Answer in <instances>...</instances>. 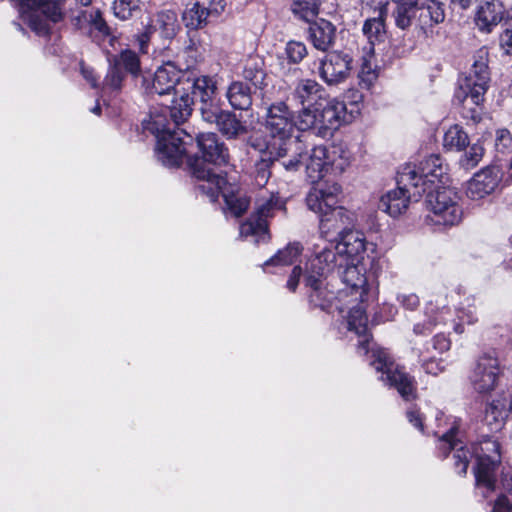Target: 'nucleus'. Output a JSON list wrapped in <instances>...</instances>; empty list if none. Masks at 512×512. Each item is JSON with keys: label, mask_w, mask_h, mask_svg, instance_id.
<instances>
[{"label": "nucleus", "mask_w": 512, "mask_h": 512, "mask_svg": "<svg viewBox=\"0 0 512 512\" xmlns=\"http://www.w3.org/2000/svg\"><path fill=\"white\" fill-rule=\"evenodd\" d=\"M365 239L358 232L348 231L339 241H323L313 244L312 256L305 267V284L312 289L310 302L325 309L333 298V293L323 289V281L335 269L344 264L358 261L365 252Z\"/></svg>", "instance_id": "1"}, {"label": "nucleus", "mask_w": 512, "mask_h": 512, "mask_svg": "<svg viewBox=\"0 0 512 512\" xmlns=\"http://www.w3.org/2000/svg\"><path fill=\"white\" fill-rule=\"evenodd\" d=\"M294 112L284 101H277L266 108L264 127L269 140L260 143L252 139L250 144L260 152L267 151L272 159L281 160L282 167L289 172L300 168L301 157L305 152V144L300 136H294Z\"/></svg>", "instance_id": "2"}, {"label": "nucleus", "mask_w": 512, "mask_h": 512, "mask_svg": "<svg viewBox=\"0 0 512 512\" xmlns=\"http://www.w3.org/2000/svg\"><path fill=\"white\" fill-rule=\"evenodd\" d=\"M439 449L445 456L452 453L454 468L460 475L466 474L470 459L475 457L477 485L487 490L495 489L494 472L501 462L500 445L495 439L484 437L480 442L468 446L460 438L458 425L454 421L450 429L440 437Z\"/></svg>", "instance_id": "3"}, {"label": "nucleus", "mask_w": 512, "mask_h": 512, "mask_svg": "<svg viewBox=\"0 0 512 512\" xmlns=\"http://www.w3.org/2000/svg\"><path fill=\"white\" fill-rule=\"evenodd\" d=\"M172 104L163 110V115H155L145 125V129L155 135L156 157L164 166H179L186 154V142L183 136L189 137L183 129L176 126L184 123L192 113L194 97L188 91L176 94Z\"/></svg>", "instance_id": "4"}, {"label": "nucleus", "mask_w": 512, "mask_h": 512, "mask_svg": "<svg viewBox=\"0 0 512 512\" xmlns=\"http://www.w3.org/2000/svg\"><path fill=\"white\" fill-rule=\"evenodd\" d=\"M196 141L202 153V159L190 160L189 165L193 176L201 182L197 185V189L214 202L218 199L226 181L224 177L207 168L205 163L226 165L229 162V152L215 133L198 134Z\"/></svg>", "instance_id": "5"}, {"label": "nucleus", "mask_w": 512, "mask_h": 512, "mask_svg": "<svg viewBox=\"0 0 512 512\" xmlns=\"http://www.w3.org/2000/svg\"><path fill=\"white\" fill-rule=\"evenodd\" d=\"M447 177V167L439 155H430L423 161L416 164H405L399 170V183L411 185L414 189V195L421 196L423 193L434 186L445 184Z\"/></svg>", "instance_id": "6"}, {"label": "nucleus", "mask_w": 512, "mask_h": 512, "mask_svg": "<svg viewBox=\"0 0 512 512\" xmlns=\"http://www.w3.org/2000/svg\"><path fill=\"white\" fill-rule=\"evenodd\" d=\"M430 214L427 219L437 226H454L461 222L463 211L459 205L457 192L444 185H437L429 191L426 199Z\"/></svg>", "instance_id": "7"}, {"label": "nucleus", "mask_w": 512, "mask_h": 512, "mask_svg": "<svg viewBox=\"0 0 512 512\" xmlns=\"http://www.w3.org/2000/svg\"><path fill=\"white\" fill-rule=\"evenodd\" d=\"M489 80L488 53L485 50H479L474 56L468 76L464 78L456 93V98L464 105L469 102L475 106L481 105L488 89Z\"/></svg>", "instance_id": "8"}, {"label": "nucleus", "mask_w": 512, "mask_h": 512, "mask_svg": "<svg viewBox=\"0 0 512 512\" xmlns=\"http://www.w3.org/2000/svg\"><path fill=\"white\" fill-rule=\"evenodd\" d=\"M371 365L377 372L381 373L380 380L396 388L403 399L408 401L416 397L414 378L400 369L386 350L378 349L373 351Z\"/></svg>", "instance_id": "9"}, {"label": "nucleus", "mask_w": 512, "mask_h": 512, "mask_svg": "<svg viewBox=\"0 0 512 512\" xmlns=\"http://www.w3.org/2000/svg\"><path fill=\"white\" fill-rule=\"evenodd\" d=\"M284 210V203L278 196L271 194L268 198H260L256 202L255 212L240 225V237H255V242H265L269 239L268 219L277 210Z\"/></svg>", "instance_id": "10"}, {"label": "nucleus", "mask_w": 512, "mask_h": 512, "mask_svg": "<svg viewBox=\"0 0 512 512\" xmlns=\"http://www.w3.org/2000/svg\"><path fill=\"white\" fill-rule=\"evenodd\" d=\"M179 29L180 25L176 12L172 10L158 12L145 26L144 32L137 37L140 52L148 53L149 43L156 35L165 40H172Z\"/></svg>", "instance_id": "11"}, {"label": "nucleus", "mask_w": 512, "mask_h": 512, "mask_svg": "<svg viewBox=\"0 0 512 512\" xmlns=\"http://www.w3.org/2000/svg\"><path fill=\"white\" fill-rule=\"evenodd\" d=\"M352 58L340 51L328 52L320 61L319 77L329 86L345 82L351 75Z\"/></svg>", "instance_id": "12"}, {"label": "nucleus", "mask_w": 512, "mask_h": 512, "mask_svg": "<svg viewBox=\"0 0 512 512\" xmlns=\"http://www.w3.org/2000/svg\"><path fill=\"white\" fill-rule=\"evenodd\" d=\"M354 224V214L337 204L319 216L320 242L328 241L329 238L338 235L339 237L350 231Z\"/></svg>", "instance_id": "13"}, {"label": "nucleus", "mask_w": 512, "mask_h": 512, "mask_svg": "<svg viewBox=\"0 0 512 512\" xmlns=\"http://www.w3.org/2000/svg\"><path fill=\"white\" fill-rule=\"evenodd\" d=\"M499 377V362L492 355L484 354L479 357L470 375V382L478 393H489L497 385Z\"/></svg>", "instance_id": "14"}, {"label": "nucleus", "mask_w": 512, "mask_h": 512, "mask_svg": "<svg viewBox=\"0 0 512 512\" xmlns=\"http://www.w3.org/2000/svg\"><path fill=\"white\" fill-rule=\"evenodd\" d=\"M185 73L177 68L173 62H166L154 73L152 91L158 95H166L174 92L179 94L181 91H187V86L184 84Z\"/></svg>", "instance_id": "15"}, {"label": "nucleus", "mask_w": 512, "mask_h": 512, "mask_svg": "<svg viewBox=\"0 0 512 512\" xmlns=\"http://www.w3.org/2000/svg\"><path fill=\"white\" fill-rule=\"evenodd\" d=\"M341 192L342 189L338 183H318L306 195V205L309 210L320 216L338 204Z\"/></svg>", "instance_id": "16"}, {"label": "nucleus", "mask_w": 512, "mask_h": 512, "mask_svg": "<svg viewBox=\"0 0 512 512\" xmlns=\"http://www.w3.org/2000/svg\"><path fill=\"white\" fill-rule=\"evenodd\" d=\"M21 2L32 11L29 16V25L38 34H46L49 29L47 22L38 18V13L52 22H58L62 18L58 3L54 0H21Z\"/></svg>", "instance_id": "17"}, {"label": "nucleus", "mask_w": 512, "mask_h": 512, "mask_svg": "<svg viewBox=\"0 0 512 512\" xmlns=\"http://www.w3.org/2000/svg\"><path fill=\"white\" fill-rule=\"evenodd\" d=\"M397 188L388 191L379 201V209L391 217H398L403 214L409 207L412 197H419L414 195V189L411 185H404L399 183V172L397 173Z\"/></svg>", "instance_id": "18"}, {"label": "nucleus", "mask_w": 512, "mask_h": 512, "mask_svg": "<svg viewBox=\"0 0 512 512\" xmlns=\"http://www.w3.org/2000/svg\"><path fill=\"white\" fill-rule=\"evenodd\" d=\"M501 180L498 167L488 166L477 172L468 182L466 194L472 200H480L491 194Z\"/></svg>", "instance_id": "19"}, {"label": "nucleus", "mask_w": 512, "mask_h": 512, "mask_svg": "<svg viewBox=\"0 0 512 512\" xmlns=\"http://www.w3.org/2000/svg\"><path fill=\"white\" fill-rule=\"evenodd\" d=\"M345 112L346 106L344 102L326 98L318 112L319 136L326 137L333 130L338 129L345 120Z\"/></svg>", "instance_id": "20"}, {"label": "nucleus", "mask_w": 512, "mask_h": 512, "mask_svg": "<svg viewBox=\"0 0 512 512\" xmlns=\"http://www.w3.org/2000/svg\"><path fill=\"white\" fill-rule=\"evenodd\" d=\"M506 16L507 11L500 0H483L477 7L475 23L479 30L490 33Z\"/></svg>", "instance_id": "21"}, {"label": "nucleus", "mask_w": 512, "mask_h": 512, "mask_svg": "<svg viewBox=\"0 0 512 512\" xmlns=\"http://www.w3.org/2000/svg\"><path fill=\"white\" fill-rule=\"evenodd\" d=\"M293 98L302 106H322L326 91L322 85L312 79H301L293 90Z\"/></svg>", "instance_id": "22"}, {"label": "nucleus", "mask_w": 512, "mask_h": 512, "mask_svg": "<svg viewBox=\"0 0 512 512\" xmlns=\"http://www.w3.org/2000/svg\"><path fill=\"white\" fill-rule=\"evenodd\" d=\"M328 155L329 149L323 145L315 146L310 153L305 147L300 166L305 163L307 175L313 182L322 178L324 173L328 171Z\"/></svg>", "instance_id": "23"}, {"label": "nucleus", "mask_w": 512, "mask_h": 512, "mask_svg": "<svg viewBox=\"0 0 512 512\" xmlns=\"http://www.w3.org/2000/svg\"><path fill=\"white\" fill-rule=\"evenodd\" d=\"M308 37L317 50L327 51L334 44L336 28L331 22L319 19L310 23Z\"/></svg>", "instance_id": "24"}, {"label": "nucleus", "mask_w": 512, "mask_h": 512, "mask_svg": "<svg viewBox=\"0 0 512 512\" xmlns=\"http://www.w3.org/2000/svg\"><path fill=\"white\" fill-rule=\"evenodd\" d=\"M184 84L187 86V91H191L192 97L199 99L200 104L219 99L216 82L208 76L188 77Z\"/></svg>", "instance_id": "25"}, {"label": "nucleus", "mask_w": 512, "mask_h": 512, "mask_svg": "<svg viewBox=\"0 0 512 512\" xmlns=\"http://www.w3.org/2000/svg\"><path fill=\"white\" fill-rule=\"evenodd\" d=\"M213 124L228 139H235L247 132L246 126L236 114L228 110H225Z\"/></svg>", "instance_id": "26"}, {"label": "nucleus", "mask_w": 512, "mask_h": 512, "mask_svg": "<svg viewBox=\"0 0 512 512\" xmlns=\"http://www.w3.org/2000/svg\"><path fill=\"white\" fill-rule=\"evenodd\" d=\"M418 9L421 11L420 20L424 25L434 26L445 20V5L439 0H418Z\"/></svg>", "instance_id": "27"}, {"label": "nucleus", "mask_w": 512, "mask_h": 512, "mask_svg": "<svg viewBox=\"0 0 512 512\" xmlns=\"http://www.w3.org/2000/svg\"><path fill=\"white\" fill-rule=\"evenodd\" d=\"M226 97L234 109L247 110L252 105V92L241 81L232 82L226 92Z\"/></svg>", "instance_id": "28"}, {"label": "nucleus", "mask_w": 512, "mask_h": 512, "mask_svg": "<svg viewBox=\"0 0 512 512\" xmlns=\"http://www.w3.org/2000/svg\"><path fill=\"white\" fill-rule=\"evenodd\" d=\"M341 278L343 283L351 287L353 290H361L360 296L367 290V278L365 276V268L359 266L356 262L344 264Z\"/></svg>", "instance_id": "29"}, {"label": "nucleus", "mask_w": 512, "mask_h": 512, "mask_svg": "<svg viewBox=\"0 0 512 512\" xmlns=\"http://www.w3.org/2000/svg\"><path fill=\"white\" fill-rule=\"evenodd\" d=\"M209 10L198 2L189 3L183 13L182 19L185 26L191 30H198L207 24Z\"/></svg>", "instance_id": "30"}, {"label": "nucleus", "mask_w": 512, "mask_h": 512, "mask_svg": "<svg viewBox=\"0 0 512 512\" xmlns=\"http://www.w3.org/2000/svg\"><path fill=\"white\" fill-rule=\"evenodd\" d=\"M367 321L366 313L361 306L354 307L350 310L348 316V327L349 330L355 331L357 335L364 338L359 344V349H363L364 353L368 352L366 347V343L368 342Z\"/></svg>", "instance_id": "31"}, {"label": "nucleus", "mask_w": 512, "mask_h": 512, "mask_svg": "<svg viewBox=\"0 0 512 512\" xmlns=\"http://www.w3.org/2000/svg\"><path fill=\"white\" fill-rule=\"evenodd\" d=\"M319 106H303L295 116V128L299 131L315 130L319 136Z\"/></svg>", "instance_id": "32"}, {"label": "nucleus", "mask_w": 512, "mask_h": 512, "mask_svg": "<svg viewBox=\"0 0 512 512\" xmlns=\"http://www.w3.org/2000/svg\"><path fill=\"white\" fill-rule=\"evenodd\" d=\"M447 312V308L443 305L441 308L435 306L432 301H429L425 306L426 320L424 323H417L414 326L416 334H424L430 332L432 328L444 320L443 315Z\"/></svg>", "instance_id": "33"}, {"label": "nucleus", "mask_w": 512, "mask_h": 512, "mask_svg": "<svg viewBox=\"0 0 512 512\" xmlns=\"http://www.w3.org/2000/svg\"><path fill=\"white\" fill-rule=\"evenodd\" d=\"M504 404L500 400H493L486 404L483 421L491 431H498L504 424Z\"/></svg>", "instance_id": "34"}, {"label": "nucleus", "mask_w": 512, "mask_h": 512, "mask_svg": "<svg viewBox=\"0 0 512 512\" xmlns=\"http://www.w3.org/2000/svg\"><path fill=\"white\" fill-rule=\"evenodd\" d=\"M396 8L393 11L395 24L400 29H407L411 26L412 18L415 15V7L418 5V0H407L401 2H394Z\"/></svg>", "instance_id": "35"}, {"label": "nucleus", "mask_w": 512, "mask_h": 512, "mask_svg": "<svg viewBox=\"0 0 512 512\" xmlns=\"http://www.w3.org/2000/svg\"><path fill=\"white\" fill-rule=\"evenodd\" d=\"M262 66V60L257 57L248 59L244 66L243 77L246 81H249L255 86V88H262L266 85V73Z\"/></svg>", "instance_id": "36"}, {"label": "nucleus", "mask_w": 512, "mask_h": 512, "mask_svg": "<svg viewBox=\"0 0 512 512\" xmlns=\"http://www.w3.org/2000/svg\"><path fill=\"white\" fill-rule=\"evenodd\" d=\"M443 145L448 150L462 151L469 145V137L461 126L453 125L445 132Z\"/></svg>", "instance_id": "37"}, {"label": "nucleus", "mask_w": 512, "mask_h": 512, "mask_svg": "<svg viewBox=\"0 0 512 512\" xmlns=\"http://www.w3.org/2000/svg\"><path fill=\"white\" fill-rule=\"evenodd\" d=\"M383 13L381 9L377 17L367 19L363 25V33L371 45L382 41L385 37Z\"/></svg>", "instance_id": "38"}, {"label": "nucleus", "mask_w": 512, "mask_h": 512, "mask_svg": "<svg viewBox=\"0 0 512 512\" xmlns=\"http://www.w3.org/2000/svg\"><path fill=\"white\" fill-rule=\"evenodd\" d=\"M301 246L298 243L287 245L284 249L279 250L276 255L271 257L264 263L268 266H287L293 264L301 253Z\"/></svg>", "instance_id": "39"}, {"label": "nucleus", "mask_w": 512, "mask_h": 512, "mask_svg": "<svg viewBox=\"0 0 512 512\" xmlns=\"http://www.w3.org/2000/svg\"><path fill=\"white\" fill-rule=\"evenodd\" d=\"M328 156V170L335 174L343 173L350 166L351 155L341 147H333Z\"/></svg>", "instance_id": "40"}, {"label": "nucleus", "mask_w": 512, "mask_h": 512, "mask_svg": "<svg viewBox=\"0 0 512 512\" xmlns=\"http://www.w3.org/2000/svg\"><path fill=\"white\" fill-rule=\"evenodd\" d=\"M119 68H124L128 73L137 76L140 73V60L138 55L129 49L123 50L111 60Z\"/></svg>", "instance_id": "41"}, {"label": "nucleus", "mask_w": 512, "mask_h": 512, "mask_svg": "<svg viewBox=\"0 0 512 512\" xmlns=\"http://www.w3.org/2000/svg\"><path fill=\"white\" fill-rule=\"evenodd\" d=\"M320 0H294L292 12L299 18L309 22L319 13Z\"/></svg>", "instance_id": "42"}, {"label": "nucleus", "mask_w": 512, "mask_h": 512, "mask_svg": "<svg viewBox=\"0 0 512 512\" xmlns=\"http://www.w3.org/2000/svg\"><path fill=\"white\" fill-rule=\"evenodd\" d=\"M227 210L235 217L242 216L250 205L249 198L241 193L223 194Z\"/></svg>", "instance_id": "43"}, {"label": "nucleus", "mask_w": 512, "mask_h": 512, "mask_svg": "<svg viewBox=\"0 0 512 512\" xmlns=\"http://www.w3.org/2000/svg\"><path fill=\"white\" fill-rule=\"evenodd\" d=\"M113 13L121 21L130 19L139 10V0H115Z\"/></svg>", "instance_id": "44"}, {"label": "nucleus", "mask_w": 512, "mask_h": 512, "mask_svg": "<svg viewBox=\"0 0 512 512\" xmlns=\"http://www.w3.org/2000/svg\"><path fill=\"white\" fill-rule=\"evenodd\" d=\"M274 162H279L282 166V159L275 160L272 159L270 155L268 159H261L260 161L256 162L254 170V182L258 187H264L267 184L271 176L270 167Z\"/></svg>", "instance_id": "45"}, {"label": "nucleus", "mask_w": 512, "mask_h": 512, "mask_svg": "<svg viewBox=\"0 0 512 512\" xmlns=\"http://www.w3.org/2000/svg\"><path fill=\"white\" fill-rule=\"evenodd\" d=\"M202 119L210 124H213L220 115L225 111L221 107L220 99L203 102L199 107Z\"/></svg>", "instance_id": "46"}, {"label": "nucleus", "mask_w": 512, "mask_h": 512, "mask_svg": "<svg viewBox=\"0 0 512 512\" xmlns=\"http://www.w3.org/2000/svg\"><path fill=\"white\" fill-rule=\"evenodd\" d=\"M484 155V148L481 144L475 143L470 146L460 160V164L465 169L476 167Z\"/></svg>", "instance_id": "47"}, {"label": "nucleus", "mask_w": 512, "mask_h": 512, "mask_svg": "<svg viewBox=\"0 0 512 512\" xmlns=\"http://www.w3.org/2000/svg\"><path fill=\"white\" fill-rule=\"evenodd\" d=\"M285 53L290 62L297 64L306 57L308 52L303 42L289 41L286 44Z\"/></svg>", "instance_id": "48"}, {"label": "nucleus", "mask_w": 512, "mask_h": 512, "mask_svg": "<svg viewBox=\"0 0 512 512\" xmlns=\"http://www.w3.org/2000/svg\"><path fill=\"white\" fill-rule=\"evenodd\" d=\"M125 75L121 68L111 61V67L104 79V86L112 90H119L122 87V82Z\"/></svg>", "instance_id": "49"}, {"label": "nucleus", "mask_w": 512, "mask_h": 512, "mask_svg": "<svg viewBox=\"0 0 512 512\" xmlns=\"http://www.w3.org/2000/svg\"><path fill=\"white\" fill-rule=\"evenodd\" d=\"M88 22L92 30L97 31L102 37H108L111 34L110 27L99 10H94L89 14Z\"/></svg>", "instance_id": "50"}, {"label": "nucleus", "mask_w": 512, "mask_h": 512, "mask_svg": "<svg viewBox=\"0 0 512 512\" xmlns=\"http://www.w3.org/2000/svg\"><path fill=\"white\" fill-rule=\"evenodd\" d=\"M495 146L501 153H507L512 149V135L509 130L499 129L496 131Z\"/></svg>", "instance_id": "51"}, {"label": "nucleus", "mask_w": 512, "mask_h": 512, "mask_svg": "<svg viewBox=\"0 0 512 512\" xmlns=\"http://www.w3.org/2000/svg\"><path fill=\"white\" fill-rule=\"evenodd\" d=\"M397 300L401 306L408 310H414L419 306V297L414 293H403L397 296Z\"/></svg>", "instance_id": "52"}, {"label": "nucleus", "mask_w": 512, "mask_h": 512, "mask_svg": "<svg viewBox=\"0 0 512 512\" xmlns=\"http://www.w3.org/2000/svg\"><path fill=\"white\" fill-rule=\"evenodd\" d=\"M450 340L444 334H437L433 338V349L438 353L446 352L450 349Z\"/></svg>", "instance_id": "53"}, {"label": "nucleus", "mask_w": 512, "mask_h": 512, "mask_svg": "<svg viewBox=\"0 0 512 512\" xmlns=\"http://www.w3.org/2000/svg\"><path fill=\"white\" fill-rule=\"evenodd\" d=\"M460 320H461V323L457 324L455 327H454V330L457 332V333H463L464 329H463V323H467V324H474L478 321V317L476 315V312L475 311H467V312H462V315L459 317Z\"/></svg>", "instance_id": "54"}, {"label": "nucleus", "mask_w": 512, "mask_h": 512, "mask_svg": "<svg viewBox=\"0 0 512 512\" xmlns=\"http://www.w3.org/2000/svg\"><path fill=\"white\" fill-rule=\"evenodd\" d=\"M495 479V490L502 488L505 491H509L512 488V476L508 472H502L501 479L498 480L494 475Z\"/></svg>", "instance_id": "55"}, {"label": "nucleus", "mask_w": 512, "mask_h": 512, "mask_svg": "<svg viewBox=\"0 0 512 512\" xmlns=\"http://www.w3.org/2000/svg\"><path fill=\"white\" fill-rule=\"evenodd\" d=\"M408 421L417 429L423 431V418L416 409H409L406 413Z\"/></svg>", "instance_id": "56"}, {"label": "nucleus", "mask_w": 512, "mask_h": 512, "mask_svg": "<svg viewBox=\"0 0 512 512\" xmlns=\"http://www.w3.org/2000/svg\"><path fill=\"white\" fill-rule=\"evenodd\" d=\"M302 275V268L300 266H295L292 270V273L287 281V288L290 290V291H295L298 284H299V279Z\"/></svg>", "instance_id": "57"}, {"label": "nucleus", "mask_w": 512, "mask_h": 512, "mask_svg": "<svg viewBox=\"0 0 512 512\" xmlns=\"http://www.w3.org/2000/svg\"><path fill=\"white\" fill-rule=\"evenodd\" d=\"M422 366L427 374L437 375L442 371L440 363H438L434 357H431L429 360H424Z\"/></svg>", "instance_id": "58"}, {"label": "nucleus", "mask_w": 512, "mask_h": 512, "mask_svg": "<svg viewBox=\"0 0 512 512\" xmlns=\"http://www.w3.org/2000/svg\"><path fill=\"white\" fill-rule=\"evenodd\" d=\"M500 43L506 48L507 53L512 52V26L501 34Z\"/></svg>", "instance_id": "59"}, {"label": "nucleus", "mask_w": 512, "mask_h": 512, "mask_svg": "<svg viewBox=\"0 0 512 512\" xmlns=\"http://www.w3.org/2000/svg\"><path fill=\"white\" fill-rule=\"evenodd\" d=\"M511 510L509 500L505 496H500L495 501L491 512H509Z\"/></svg>", "instance_id": "60"}, {"label": "nucleus", "mask_w": 512, "mask_h": 512, "mask_svg": "<svg viewBox=\"0 0 512 512\" xmlns=\"http://www.w3.org/2000/svg\"><path fill=\"white\" fill-rule=\"evenodd\" d=\"M81 73L93 88L97 87V77L95 76L94 71L92 69L85 66H81Z\"/></svg>", "instance_id": "61"}, {"label": "nucleus", "mask_w": 512, "mask_h": 512, "mask_svg": "<svg viewBox=\"0 0 512 512\" xmlns=\"http://www.w3.org/2000/svg\"><path fill=\"white\" fill-rule=\"evenodd\" d=\"M452 4L459 6L461 9L466 10L471 5L473 0H451Z\"/></svg>", "instance_id": "62"}, {"label": "nucleus", "mask_w": 512, "mask_h": 512, "mask_svg": "<svg viewBox=\"0 0 512 512\" xmlns=\"http://www.w3.org/2000/svg\"><path fill=\"white\" fill-rule=\"evenodd\" d=\"M91 111H92L93 113H95V114H98V115H99V114H100V111H101V107H100V105H99V104L95 105V106L92 108V110H91Z\"/></svg>", "instance_id": "63"}, {"label": "nucleus", "mask_w": 512, "mask_h": 512, "mask_svg": "<svg viewBox=\"0 0 512 512\" xmlns=\"http://www.w3.org/2000/svg\"><path fill=\"white\" fill-rule=\"evenodd\" d=\"M505 266L508 269H512V257L505 261Z\"/></svg>", "instance_id": "64"}]
</instances>
